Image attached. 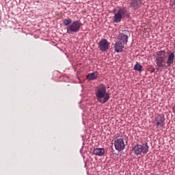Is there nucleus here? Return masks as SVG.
Instances as JSON below:
<instances>
[{
	"label": "nucleus",
	"instance_id": "nucleus-1",
	"mask_svg": "<svg viewBox=\"0 0 175 175\" xmlns=\"http://www.w3.org/2000/svg\"><path fill=\"white\" fill-rule=\"evenodd\" d=\"M112 13H113L114 16L113 17V23H121L122 20H125V18H129V13L126 10V8L120 7L118 10L113 9L112 10Z\"/></svg>",
	"mask_w": 175,
	"mask_h": 175
},
{
	"label": "nucleus",
	"instance_id": "nucleus-2",
	"mask_svg": "<svg viewBox=\"0 0 175 175\" xmlns=\"http://www.w3.org/2000/svg\"><path fill=\"white\" fill-rule=\"evenodd\" d=\"M96 97L99 103L105 104L110 99V93L106 91V86L103 85L97 89Z\"/></svg>",
	"mask_w": 175,
	"mask_h": 175
},
{
	"label": "nucleus",
	"instance_id": "nucleus-3",
	"mask_svg": "<svg viewBox=\"0 0 175 175\" xmlns=\"http://www.w3.org/2000/svg\"><path fill=\"white\" fill-rule=\"evenodd\" d=\"M148 148H150V146H148V144L147 142H146L142 145L138 144H135L133 147L132 150L133 151L135 155H142V154L146 155V154L148 152Z\"/></svg>",
	"mask_w": 175,
	"mask_h": 175
},
{
	"label": "nucleus",
	"instance_id": "nucleus-4",
	"mask_svg": "<svg viewBox=\"0 0 175 175\" xmlns=\"http://www.w3.org/2000/svg\"><path fill=\"white\" fill-rule=\"evenodd\" d=\"M83 26V24L80 21H74L71 24L67 27V33L72 35L80 31V28Z\"/></svg>",
	"mask_w": 175,
	"mask_h": 175
},
{
	"label": "nucleus",
	"instance_id": "nucleus-5",
	"mask_svg": "<svg viewBox=\"0 0 175 175\" xmlns=\"http://www.w3.org/2000/svg\"><path fill=\"white\" fill-rule=\"evenodd\" d=\"M154 124H156L157 129H159V127L163 128V126L165 125V116L163 114H158L153 121Z\"/></svg>",
	"mask_w": 175,
	"mask_h": 175
},
{
	"label": "nucleus",
	"instance_id": "nucleus-6",
	"mask_svg": "<svg viewBox=\"0 0 175 175\" xmlns=\"http://www.w3.org/2000/svg\"><path fill=\"white\" fill-rule=\"evenodd\" d=\"M110 48V42L106 39L103 38L98 42V49L100 51H107Z\"/></svg>",
	"mask_w": 175,
	"mask_h": 175
},
{
	"label": "nucleus",
	"instance_id": "nucleus-7",
	"mask_svg": "<svg viewBox=\"0 0 175 175\" xmlns=\"http://www.w3.org/2000/svg\"><path fill=\"white\" fill-rule=\"evenodd\" d=\"M114 146L117 151H122L125 148V142L124 139L119 138L114 141Z\"/></svg>",
	"mask_w": 175,
	"mask_h": 175
},
{
	"label": "nucleus",
	"instance_id": "nucleus-8",
	"mask_svg": "<svg viewBox=\"0 0 175 175\" xmlns=\"http://www.w3.org/2000/svg\"><path fill=\"white\" fill-rule=\"evenodd\" d=\"M126 33V31L124 30L122 31V33H120L117 37L118 42H120L121 43H123L124 44H126L128 43V36L125 34Z\"/></svg>",
	"mask_w": 175,
	"mask_h": 175
},
{
	"label": "nucleus",
	"instance_id": "nucleus-9",
	"mask_svg": "<svg viewBox=\"0 0 175 175\" xmlns=\"http://www.w3.org/2000/svg\"><path fill=\"white\" fill-rule=\"evenodd\" d=\"M143 0H130V8L137 10L139 8L142 7Z\"/></svg>",
	"mask_w": 175,
	"mask_h": 175
},
{
	"label": "nucleus",
	"instance_id": "nucleus-10",
	"mask_svg": "<svg viewBox=\"0 0 175 175\" xmlns=\"http://www.w3.org/2000/svg\"><path fill=\"white\" fill-rule=\"evenodd\" d=\"M124 47L125 44L120 41L116 42L113 45L116 53H122V51H124Z\"/></svg>",
	"mask_w": 175,
	"mask_h": 175
},
{
	"label": "nucleus",
	"instance_id": "nucleus-11",
	"mask_svg": "<svg viewBox=\"0 0 175 175\" xmlns=\"http://www.w3.org/2000/svg\"><path fill=\"white\" fill-rule=\"evenodd\" d=\"M174 52H170V54L168 55V57L166 62L167 66H172L173 64H174Z\"/></svg>",
	"mask_w": 175,
	"mask_h": 175
},
{
	"label": "nucleus",
	"instance_id": "nucleus-12",
	"mask_svg": "<svg viewBox=\"0 0 175 175\" xmlns=\"http://www.w3.org/2000/svg\"><path fill=\"white\" fill-rule=\"evenodd\" d=\"M165 58V57H155V62L158 68H163L165 66L163 65Z\"/></svg>",
	"mask_w": 175,
	"mask_h": 175
},
{
	"label": "nucleus",
	"instance_id": "nucleus-13",
	"mask_svg": "<svg viewBox=\"0 0 175 175\" xmlns=\"http://www.w3.org/2000/svg\"><path fill=\"white\" fill-rule=\"evenodd\" d=\"M93 154L94 155H98V157H102V155L105 154V148H96L93 150Z\"/></svg>",
	"mask_w": 175,
	"mask_h": 175
},
{
	"label": "nucleus",
	"instance_id": "nucleus-14",
	"mask_svg": "<svg viewBox=\"0 0 175 175\" xmlns=\"http://www.w3.org/2000/svg\"><path fill=\"white\" fill-rule=\"evenodd\" d=\"M98 75H99V73L98 72H94L92 73H90L87 75V79L89 81L96 80L98 79Z\"/></svg>",
	"mask_w": 175,
	"mask_h": 175
},
{
	"label": "nucleus",
	"instance_id": "nucleus-15",
	"mask_svg": "<svg viewBox=\"0 0 175 175\" xmlns=\"http://www.w3.org/2000/svg\"><path fill=\"white\" fill-rule=\"evenodd\" d=\"M134 70H137V72H143V66L140 64L139 62H136V64L133 67Z\"/></svg>",
	"mask_w": 175,
	"mask_h": 175
},
{
	"label": "nucleus",
	"instance_id": "nucleus-16",
	"mask_svg": "<svg viewBox=\"0 0 175 175\" xmlns=\"http://www.w3.org/2000/svg\"><path fill=\"white\" fill-rule=\"evenodd\" d=\"M166 53L165 51H159L156 53L155 58H165V55Z\"/></svg>",
	"mask_w": 175,
	"mask_h": 175
},
{
	"label": "nucleus",
	"instance_id": "nucleus-17",
	"mask_svg": "<svg viewBox=\"0 0 175 175\" xmlns=\"http://www.w3.org/2000/svg\"><path fill=\"white\" fill-rule=\"evenodd\" d=\"M63 24L66 27H69L72 24V19L68 18L63 20Z\"/></svg>",
	"mask_w": 175,
	"mask_h": 175
},
{
	"label": "nucleus",
	"instance_id": "nucleus-18",
	"mask_svg": "<svg viewBox=\"0 0 175 175\" xmlns=\"http://www.w3.org/2000/svg\"><path fill=\"white\" fill-rule=\"evenodd\" d=\"M172 110H173L174 113H175V105L173 106Z\"/></svg>",
	"mask_w": 175,
	"mask_h": 175
}]
</instances>
